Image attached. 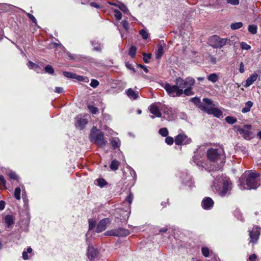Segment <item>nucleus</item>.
<instances>
[{
    "mask_svg": "<svg viewBox=\"0 0 261 261\" xmlns=\"http://www.w3.org/2000/svg\"><path fill=\"white\" fill-rule=\"evenodd\" d=\"M207 160L212 164L206 170L208 171L220 169L225 162V154L224 148L219 146L218 148H211L206 151Z\"/></svg>",
    "mask_w": 261,
    "mask_h": 261,
    "instance_id": "f257e3e1",
    "label": "nucleus"
},
{
    "mask_svg": "<svg viewBox=\"0 0 261 261\" xmlns=\"http://www.w3.org/2000/svg\"><path fill=\"white\" fill-rule=\"evenodd\" d=\"M231 183L226 176H216L213 181L212 189L215 193L221 196H225L231 189Z\"/></svg>",
    "mask_w": 261,
    "mask_h": 261,
    "instance_id": "f03ea898",
    "label": "nucleus"
},
{
    "mask_svg": "<svg viewBox=\"0 0 261 261\" xmlns=\"http://www.w3.org/2000/svg\"><path fill=\"white\" fill-rule=\"evenodd\" d=\"M259 174L256 172H250L246 177L244 175L239 179V186L241 190L256 189L259 185L257 178Z\"/></svg>",
    "mask_w": 261,
    "mask_h": 261,
    "instance_id": "7ed1b4c3",
    "label": "nucleus"
},
{
    "mask_svg": "<svg viewBox=\"0 0 261 261\" xmlns=\"http://www.w3.org/2000/svg\"><path fill=\"white\" fill-rule=\"evenodd\" d=\"M103 135V133L101 130L97 129L96 127H93L90 135L91 140L99 147H104L107 141L104 139Z\"/></svg>",
    "mask_w": 261,
    "mask_h": 261,
    "instance_id": "20e7f679",
    "label": "nucleus"
},
{
    "mask_svg": "<svg viewBox=\"0 0 261 261\" xmlns=\"http://www.w3.org/2000/svg\"><path fill=\"white\" fill-rule=\"evenodd\" d=\"M210 45L214 48H221L225 45L230 46L231 41L228 38H221L218 36L214 35L210 40Z\"/></svg>",
    "mask_w": 261,
    "mask_h": 261,
    "instance_id": "39448f33",
    "label": "nucleus"
},
{
    "mask_svg": "<svg viewBox=\"0 0 261 261\" xmlns=\"http://www.w3.org/2000/svg\"><path fill=\"white\" fill-rule=\"evenodd\" d=\"M164 88L170 96L179 97L182 95V89H180L176 84L172 85L169 83H166Z\"/></svg>",
    "mask_w": 261,
    "mask_h": 261,
    "instance_id": "423d86ee",
    "label": "nucleus"
},
{
    "mask_svg": "<svg viewBox=\"0 0 261 261\" xmlns=\"http://www.w3.org/2000/svg\"><path fill=\"white\" fill-rule=\"evenodd\" d=\"M195 82V80L192 77L190 76L187 77L184 80L180 77H178L176 78L175 80L176 84L182 89L192 87Z\"/></svg>",
    "mask_w": 261,
    "mask_h": 261,
    "instance_id": "0eeeda50",
    "label": "nucleus"
},
{
    "mask_svg": "<svg viewBox=\"0 0 261 261\" xmlns=\"http://www.w3.org/2000/svg\"><path fill=\"white\" fill-rule=\"evenodd\" d=\"M205 153V147L204 146L199 147L196 151L194 152V155L193 157V161L198 166H203L202 162V158L204 156Z\"/></svg>",
    "mask_w": 261,
    "mask_h": 261,
    "instance_id": "6e6552de",
    "label": "nucleus"
},
{
    "mask_svg": "<svg viewBox=\"0 0 261 261\" xmlns=\"http://www.w3.org/2000/svg\"><path fill=\"white\" fill-rule=\"evenodd\" d=\"M160 109L163 113V117L165 119L168 121H171L174 120L176 118L177 112L175 109L169 108L165 105L160 107Z\"/></svg>",
    "mask_w": 261,
    "mask_h": 261,
    "instance_id": "1a4fd4ad",
    "label": "nucleus"
},
{
    "mask_svg": "<svg viewBox=\"0 0 261 261\" xmlns=\"http://www.w3.org/2000/svg\"><path fill=\"white\" fill-rule=\"evenodd\" d=\"M200 109L208 114L213 115L219 118L222 116V112L217 108L212 106H206L205 105H201Z\"/></svg>",
    "mask_w": 261,
    "mask_h": 261,
    "instance_id": "9d476101",
    "label": "nucleus"
},
{
    "mask_svg": "<svg viewBox=\"0 0 261 261\" xmlns=\"http://www.w3.org/2000/svg\"><path fill=\"white\" fill-rule=\"evenodd\" d=\"M129 234V230L123 228L112 229L105 232V234L107 236L122 237H126Z\"/></svg>",
    "mask_w": 261,
    "mask_h": 261,
    "instance_id": "9b49d317",
    "label": "nucleus"
},
{
    "mask_svg": "<svg viewBox=\"0 0 261 261\" xmlns=\"http://www.w3.org/2000/svg\"><path fill=\"white\" fill-rule=\"evenodd\" d=\"M261 228L258 226H254L252 228L248 230L250 237V242L256 243L260 235Z\"/></svg>",
    "mask_w": 261,
    "mask_h": 261,
    "instance_id": "f8f14e48",
    "label": "nucleus"
},
{
    "mask_svg": "<svg viewBox=\"0 0 261 261\" xmlns=\"http://www.w3.org/2000/svg\"><path fill=\"white\" fill-rule=\"evenodd\" d=\"M251 125H245L243 128L237 127V130L240 134L245 139L250 140L252 138V133L250 130L251 129Z\"/></svg>",
    "mask_w": 261,
    "mask_h": 261,
    "instance_id": "ddd939ff",
    "label": "nucleus"
},
{
    "mask_svg": "<svg viewBox=\"0 0 261 261\" xmlns=\"http://www.w3.org/2000/svg\"><path fill=\"white\" fill-rule=\"evenodd\" d=\"M192 140L184 133L179 134L175 138V143L176 145H187L191 143Z\"/></svg>",
    "mask_w": 261,
    "mask_h": 261,
    "instance_id": "4468645a",
    "label": "nucleus"
},
{
    "mask_svg": "<svg viewBox=\"0 0 261 261\" xmlns=\"http://www.w3.org/2000/svg\"><path fill=\"white\" fill-rule=\"evenodd\" d=\"M180 177L183 186H187L190 188L194 186V182L192 180V178L187 173H181Z\"/></svg>",
    "mask_w": 261,
    "mask_h": 261,
    "instance_id": "2eb2a0df",
    "label": "nucleus"
},
{
    "mask_svg": "<svg viewBox=\"0 0 261 261\" xmlns=\"http://www.w3.org/2000/svg\"><path fill=\"white\" fill-rule=\"evenodd\" d=\"M87 256L90 261H94L99 259V253L93 246H89L87 249Z\"/></svg>",
    "mask_w": 261,
    "mask_h": 261,
    "instance_id": "dca6fc26",
    "label": "nucleus"
},
{
    "mask_svg": "<svg viewBox=\"0 0 261 261\" xmlns=\"http://www.w3.org/2000/svg\"><path fill=\"white\" fill-rule=\"evenodd\" d=\"M110 223V220L109 218L101 220L97 224L96 231L97 232H100L104 231L107 228V225Z\"/></svg>",
    "mask_w": 261,
    "mask_h": 261,
    "instance_id": "f3484780",
    "label": "nucleus"
},
{
    "mask_svg": "<svg viewBox=\"0 0 261 261\" xmlns=\"http://www.w3.org/2000/svg\"><path fill=\"white\" fill-rule=\"evenodd\" d=\"M150 112L154 115V116H150V118L153 119L155 117H161L162 113L160 111V108L157 106L156 103H153L151 105L149 108Z\"/></svg>",
    "mask_w": 261,
    "mask_h": 261,
    "instance_id": "a211bd4d",
    "label": "nucleus"
},
{
    "mask_svg": "<svg viewBox=\"0 0 261 261\" xmlns=\"http://www.w3.org/2000/svg\"><path fill=\"white\" fill-rule=\"evenodd\" d=\"M76 127L80 129H83L88 123L87 119L85 116L79 115L76 117Z\"/></svg>",
    "mask_w": 261,
    "mask_h": 261,
    "instance_id": "6ab92c4d",
    "label": "nucleus"
},
{
    "mask_svg": "<svg viewBox=\"0 0 261 261\" xmlns=\"http://www.w3.org/2000/svg\"><path fill=\"white\" fill-rule=\"evenodd\" d=\"M214 201L210 197H205L202 201L201 205L204 210H210L214 205Z\"/></svg>",
    "mask_w": 261,
    "mask_h": 261,
    "instance_id": "aec40b11",
    "label": "nucleus"
},
{
    "mask_svg": "<svg viewBox=\"0 0 261 261\" xmlns=\"http://www.w3.org/2000/svg\"><path fill=\"white\" fill-rule=\"evenodd\" d=\"M4 220L6 226L8 228L11 227L15 222V218L11 215H7L5 216Z\"/></svg>",
    "mask_w": 261,
    "mask_h": 261,
    "instance_id": "412c9836",
    "label": "nucleus"
},
{
    "mask_svg": "<svg viewBox=\"0 0 261 261\" xmlns=\"http://www.w3.org/2000/svg\"><path fill=\"white\" fill-rule=\"evenodd\" d=\"M258 77V74L254 73L252 74L246 80L245 87H249L255 81H256Z\"/></svg>",
    "mask_w": 261,
    "mask_h": 261,
    "instance_id": "4be33fe9",
    "label": "nucleus"
},
{
    "mask_svg": "<svg viewBox=\"0 0 261 261\" xmlns=\"http://www.w3.org/2000/svg\"><path fill=\"white\" fill-rule=\"evenodd\" d=\"M127 96L131 99L135 100L139 97V93L134 91L132 88L128 89L126 91Z\"/></svg>",
    "mask_w": 261,
    "mask_h": 261,
    "instance_id": "5701e85b",
    "label": "nucleus"
},
{
    "mask_svg": "<svg viewBox=\"0 0 261 261\" xmlns=\"http://www.w3.org/2000/svg\"><path fill=\"white\" fill-rule=\"evenodd\" d=\"M164 43H160L158 45V48L155 51V57L158 59H160L164 54Z\"/></svg>",
    "mask_w": 261,
    "mask_h": 261,
    "instance_id": "b1692460",
    "label": "nucleus"
},
{
    "mask_svg": "<svg viewBox=\"0 0 261 261\" xmlns=\"http://www.w3.org/2000/svg\"><path fill=\"white\" fill-rule=\"evenodd\" d=\"M110 142L113 149L118 148L120 146V141L117 137L111 138Z\"/></svg>",
    "mask_w": 261,
    "mask_h": 261,
    "instance_id": "393cba45",
    "label": "nucleus"
},
{
    "mask_svg": "<svg viewBox=\"0 0 261 261\" xmlns=\"http://www.w3.org/2000/svg\"><path fill=\"white\" fill-rule=\"evenodd\" d=\"M252 106L253 102L251 101H248L245 103V107L242 109L241 112L243 113H246L249 112Z\"/></svg>",
    "mask_w": 261,
    "mask_h": 261,
    "instance_id": "a878e982",
    "label": "nucleus"
},
{
    "mask_svg": "<svg viewBox=\"0 0 261 261\" xmlns=\"http://www.w3.org/2000/svg\"><path fill=\"white\" fill-rule=\"evenodd\" d=\"M207 80L214 83H216L219 79L217 74L215 73H211L207 75Z\"/></svg>",
    "mask_w": 261,
    "mask_h": 261,
    "instance_id": "bb28decb",
    "label": "nucleus"
},
{
    "mask_svg": "<svg viewBox=\"0 0 261 261\" xmlns=\"http://www.w3.org/2000/svg\"><path fill=\"white\" fill-rule=\"evenodd\" d=\"M91 45L93 47V49L95 51H100L101 50V47L100 44L98 41L96 40H93L91 41Z\"/></svg>",
    "mask_w": 261,
    "mask_h": 261,
    "instance_id": "cd10ccee",
    "label": "nucleus"
},
{
    "mask_svg": "<svg viewBox=\"0 0 261 261\" xmlns=\"http://www.w3.org/2000/svg\"><path fill=\"white\" fill-rule=\"evenodd\" d=\"M7 175L11 178V179H14V180H18L19 179V177L18 176V175L16 174V173L12 171V170H9L7 172Z\"/></svg>",
    "mask_w": 261,
    "mask_h": 261,
    "instance_id": "c85d7f7f",
    "label": "nucleus"
},
{
    "mask_svg": "<svg viewBox=\"0 0 261 261\" xmlns=\"http://www.w3.org/2000/svg\"><path fill=\"white\" fill-rule=\"evenodd\" d=\"M117 7L119 8L125 14L130 15L129 11L127 8L126 6L123 3L119 4V6H117Z\"/></svg>",
    "mask_w": 261,
    "mask_h": 261,
    "instance_id": "c756f323",
    "label": "nucleus"
},
{
    "mask_svg": "<svg viewBox=\"0 0 261 261\" xmlns=\"http://www.w3.org/2000/svg\"><path fill=\"white\" fill-rule=\"evenodd\" d=\"M119 165V162L116 160H114L111 162L110 168L112 170L115 171L118 169Z\"/></svg>",
    "mask_w": 261,
    "mask_h": 261,
    "instance_id": "7c9ffc66",
    "label": "nucleus"
},
{
    "mask_svg": "<svg viewBox=\"0 0 261 261\" xmlns=\"http://www.w3.org/2000/svg\"><path fill=\"white\" fill-rule=\"evenodd\" d=\"M243 26V23L241 22H238L232 23L230 25V28L232 30H236L240 29Z\"/></svg>",
    "mask_w": 261,
    "mask_h": 261,
    "instance_id": "2f4dec72",
    "label": "nucleus"
},
{
    "mask_svg": "<svg viewBox=\"0 0 261 261\" xmlns=\"http://www.w3.org/2000/svg\"><path fill=\"white\" fill-rule=\"evenodd\" d=\"M201 252L204 257H208L210 256L211 251L208 248L206 247H203L201 248Z\"/></svg>",
    "mask_w": 261,
    "mask_h": 261,
    "instance_id": "473e14b6",
    "label": "nucleus"
},
{
    "mask_svg": "<svg viewBox=\"0 0 261 261\" xmlns=\"http://www.w3.org/2000/svg\"><path fill=\"white\" fill-rule=\"evenodd\" d=\"M96 184L101 188L108 184V182L103 178H98L96 180Z\"/></svg>",
    "mask_w": 261,
    "mask_h": 261,
    "instance_id": "72a5a7b5",
    "label": "nucleus"
},
{
    "mask_svg": "<svg viewBox=\"0 0 261 261\" xmlns=\"http://www.w3.org/2000/svg\"><path fill=\"white\" fill-rule=\"evenodd\" d=\"M257 27L256 25H249L248 30L252 34H255L257 33Z\"/></svg>",
    "mask_w": 261,
    "mask_h": 261,
    "instance_id": "f704fd0d",
    "label": "nucleus"
},
{
    "mask_svg": "<svg viewBox=\"0 0 261 261\" xmlns=\"http://www.w3.org/2000/svg\"><path fill=\"white\" fill-rule=\"evenodd\" d=\"M185 94L187 96H190L194 94L192 91V87L187 88L185 90L182 89V94Z\"/></svg>",
    "mask_w": 261,
    "mask_h": 261,
    "instance_id": "c9c22d12",
    "label": "nucleus"
},
{
    "mask_svg": "<svg viewBox=\"0 0 261 261\" xmlns=\"http://www.w3.org/2000/svg\"><path fill=\"white\" fill-rule=\"evenodd\" d=\"M225 119L226 122L230 124H233L237 121V119L232 116H227Z\"/></svg>",
    "mask_w": 261,
    "mask_h": 261,
    "instance_id": "e433bc0d",
    "label": "nucleus"
},
{
    "mask_svg": "<svg viewBox=\"0 0 261 261\" xmlns=\"http://www.w3.org/2000/svg\"><path fill=\"white\" fill-rule=\"evenodd\" d=\"M74 79L77 80L79 81H82L85 83H88L89 82V79L86 76L77 75L75 74V77Z\"/></svg>",
    "mask_w": 261,
    "mask_h": 261,
    "instance_id": "4c0bfd02",
    "label": "nucleus"
},
{
    "mask_svg": "<svg viewBox=\"0 0 261 261\" xmlns=\"http://www.w3.org/2000/svg\"><path fill=\"white\" fill-rule=\"evenodd\" d=\"M159 133L163 137H167L168 130L167 128L164 127L159 129Z\"/></svg>",
    "mask_w": 261,
    "mask_h": 261,
    "instance_id": "58836bf2",
    "label": "nucleus"
},
{
    "mask_svg": "<svg viewBox=\"0 0 261 261\" xmlns=\"http://www.w3.org/2000/svg\"><path fill=\"white\" fill-rule=\"evenodd\" d=\"M20 193H21V190H20V188L17 187L15 189L14 197L17 200H20Z\"/></svg>",
    "mask_w": 261,
    "mask_h": 261,
    "instance_id": "ea45409f",
    "label": "nucleus"
},
{
    "mask_svg": "<svg viewBox=\"0 0 261 261\" xmlns=\"http://www.w3.org/2000/svg\"><path fill=\"white\" fill-rule=\"evenodd\" d=\"M139 34L141 35L143 39H147L148 37V33L146 30H141L139 31Z\"/></svg>",
    "mask_w": 261,
    "mask_h": 261,
    "instance_id": "a19ab883",
    "label": "nucleus"
},
{
    "mask_svg": "<svg viewBox=\"0 0 261 261\" xmlns=\"http://www.w3.org/2000/svg\"><path fill=\"white\" fill-rule=\"evenodd\" d=\"M63 75L69 79H74L75 77V74L71 72H67V71H64L63 72Z\"/></svg>",
    "mask_w": 261,
    "mask_h": 261,
    "instance_id": "79ce46f5",
    "label": "nucleus"
},
{
    "mask_svg": "<svg viewBox=\"0 0 261 261\" xmlns=\"http://www.w3.org/2000/svg\"><path fill=\"white\" fill-rule=\"evenodd\" d=\"M114 15H115L116 19L117 20H121L122 18V16L121 13L119 10H118L117 9H114Z\"/></svg>",
    "mask_w": 261,
    "mask_h": 261,
    "instance_id": "37998d69",
    "label": "nucleus"
},
{
    "mask_svg": "<svg viewBox=\"0 0 261 261\" xmlns=\"http://www.w3.org/2000/svg\"><path fill=\"white\" fill-rule=\"evenodd\" d=\"M44 69L46 73H48L50 74H53L54 73V69L53 68V67L50 65H47L46 66H45Z\"/></svg>",
    "mask_w": 261,
    "mask_h": 261,
    "instance_id": "c03bdc74",
    "label": "nucleus"
},
{
    "mask_svg": "<svg viewBox=\"0 0 261 261\" xmlns=\"http://www.w3.org/2000/svg\"><path fill=\"white\" fill-rule=\"evenodd\" d=\"M136 50L137 49L136 47L134 46H131L129 49V55L132 58H134L135 57L136 53Z\"/></svg>",
    "mask_w": 261,
    "mask_h": 261,
    "instance_id": "a18cd8bd",
    "label": "nucleus"
},
{
    "mask_svg": "<svg viewBox=\"0 0 261 261\" xmlns=\"http://www.w3.org/2000/svg\"><path fill=\"white\" fill-rule=\"evenodd\" d=\"M28 66L30 69H34L35 70H36L38 68H39V66L37 64L31 61H29L28 62Z\"/></svg>",
    "mask_w": 261,
    "mask_h": 261,
    "instance_id": "49530a36",
    "label": "nucleus"
},
{
    "mask_svg": "<svg viewBox=\"0 0 261 261\" xmlns=\"http://www.w3.org/2000/svg\"><path fill=\"white\" fill-rule=\"evenodd\" d=\"M151 55L150 54H143V61L145 63H148L149 62L148 60L151 59Z\"/></svg>",
    "mask_w": 261,
    "mask_h": 261,
    "instance_id": "de8ad7c7",
    "label": "nucleus"
},
{
    "mask_svg": "<svg viewBox=\"0 0 261 261\" xmlns=\"http://www.w3.org/2000/svg\"><path fill=\"white\" fill-rule=\"evenodd\" d=\"M133 194L132 192H129V195L126 197L125 200L128 203L129 205H130L133 200Z\"/></svg>",
    "mask_w": 261,
    "mask_h": 261,
    "instance_id": "09e8293b",
    "label": "nucleus"
},
{
    "mask_svg": "<svg viewBox=\"0 0 261 261\" xmlns=\"http://www.w3.org/2000/svg\"><path fill=\"white\" fill-rule=\"evenodd\" d=\"M88 108L90 112L93 114H96L98 111V109L93 106H88Z\"/></svg>",
    "mask_w": 261,
    "mask_h": 261,
    "instance_id": "8fccbe9b",
    "label": "nucleus"
},
{
    "mask_svg": "<svg viewBox=\"0 0 261 261\" xmlns=\"http://www.w3.org/2000/svg\"><path fill=\"white\" fill-rule=\"evenodd\" d=\"M241 47L243 49L249 50L250 49L251 46L247 44L246 42H242L241 43Z\"/></svg>",
    "mask_w": 261,
    "mask_h": 261,
    "instance_id": "3c124183",
    "label": "nucleus"
},
{
    "mask_svg": "<svg viewBox=\"0 0 261 261\" xmlns=\"http://www.w3.org/2000/svg\"><path fill=\"white\" fill-rule=\"evenodd\" d=\"M24 12L26 13L27 16L32 21V22L37 25V20L35 17L30 13H26L25 12Z\"/></svg>",
    "mask_w": 261,
    "mask_h": 261,
    "instance_id": "603ef678",
    "label": "nucleus"
},
{
    "mask_svg": "<svg viewBox=\"0 0 261 261\" xmlns=\"http://www.w3.org/2000/svg\"><path fill=\"white\" fill-rule=\"evenodd\" d=\"M99 82L95 79H93L91 80L90 86L93 88H96L99 85Z\"/></svg>",
    "mask_w": 261,
    "mask_h": 261,
    "instance_id": "864d4df0",
    "label": "nucleus"
},
{
    "mask_svg": "<svg viewBox=\"0 0 261 261\" xmlns=\"http://www.w3.org/2000/svg\"><path fill=\"white\" fill-rule=\"evenodd\" d=\"M165 142L168 144V145H172L173 142H174V140H173V138L171 137H167L165 139Z\"/></svg>",
    "mask_w": 261,
    "mask_h": 261,
    "instance_id": "5fc2aeb1",
    "label": "nucleus"
},
{
    "mask_svg": "<svg viewBox=\"0 0 261 261\" xmlns=\"http://www.w3.org/2000/svg\"><path fill=\"white\" fill-rule=\"evenodd\" d=\"M228 4L231 5L236 6L239 4V0H226Z\"/></svg>",
    "mask_w": 261,
    "mask_h": 261,
    "instance_id": "6e6d98bb",
    "label": "nucleus"
},
{
    "mask_svg": "<svg viewBox=\"0 0 261 261\" xmlns=\"http://www.w3.org/2000/svg\"><path fill=\"white\" fill-rule=\"evenodd\" d=\"M203 101L205 102V103L208 105V106H212L213 105V101L209 98H204L203 99Z\"/></svg>",
    "mask_w": 261,
    "mask_h": 261,
    "instance_id": "4d7b16f0",
    "label": "nucleus"
},
{
    "mask_svg": "<svg viewBox=\"0 0 261 261\" xmlns=\"http://www.w3.org/2000/svg\"><path fill=\"white\" fill-rule=\"evenodd\" d=\"M122 25H123V28H124V29L126 31H127L129 29L128 21L126 20H124L122 21Z\"/></svg>",
    "mask_w": 261,
    "mask_h": 261,
    "instance_id": "13d9d810",
    "label": "nucleus"
},
{
    "mask_svg": "<svg viewBox=\"0 0 261 261\" xmlns=\"http://www.w3.org/2000/svg\"><path fill=\"white\" fill-rule=\"evenodd\" d=\"M0 182L4 186H6V181L3 175H0Z\"/></svg>",
    "mask_w": 261,
    "mask_h": 261,
    "instance_id": "bf43d9fd",
    "label": "nucleus"
},
{
    "mask_svg": "<svg viewBox=\"0 0 261 261\" xmlns=\"http://www.w3.org/2000/svg\"><path fill=\"white\" fill-rule=\"evenodd\" d=\"M210 61L213 64H216L217 63V59L213 56H210L209 57Z\"/></svg>",
    "mask_w": 261,
    "mask_h": 261,
    "instance_id": "052dcab7",
    "label": "nucleus"
},
{
    "mask_svg": "<svg viewBox=\"0 0 261 261\" xmlns=\"http://www.w3.org/2000/svg\"><path fill=\"white\" fill-rule=\"evenodd\" d=\"M130 174L132 177H133V178L134 179V180H135L136 179V177H137V174H136L135 170L132 169L130 170Z\"/></svg>",
    "mask_w": 261,
    "mask_h": 261,
    "instance_id": "680f3d73",
    "label": "nucleus"
},
{
    "mask_svg": "<svg viewBox=\"0 0 261 261\" xmlns=\"http://www.w3.org/2000/svg\"><path fill=\"white\" fill-rule=\"evenodd\" d=\"M55 91L56 92V93H63V91H64V90L62 88V87H56L55 88Z\"/></svg>",
    "mask_w": 261,
    "mask_h": 261,
    "instance_id": "e2e57ef3",
    "label": "nucleus"
},
{
    "mask_svg": "<svg viewBox=\"0 0 261 261\" xmlns=\"http://www.w3.org/2000/svg\"><path fill=\"white\" fill-rule=\"evenodd\" d=\"M256 256L254 254L251 255L249 257V259L250 261H256Z\"/></svg>",
    "mask_w": 261,
    "mask_h": 261,
    "instance_id": "0e129e2a",
    "label": "nucleus"
},
{
    "mask_svg": "<svg viewBox=\"0 0 261 261\" xmlns=\"http://www.w3.org/2000/svg\"><path fill=\"white\" fill-rule=\"evenodd\" d=\"M28 252L23 251L22 253V258L24 260L29 259V256L28 255Z\"/></svg>",
    "mask_w": 261,
    "mask_h": 261,
    "instance_id": "69168bd1",
    "label": "nucleus"
},
{
    "mask_svg": "<svg viewBox=\"0 0 261 261\" xmlns=\"http://www.w3.org/2000/svg\"><path fill=\"white\" fill-rule=\"evenodd\" d=\"M5 202L3 200L0 201V210L1 211L3 210L5 208Z\"/></svg>",
    "mask_w": 261,
    "mask_h": 261,
    "instance_id": "338daca9",
    "label": "nucleus"
},
{
    "mask_svg": "<svg viewBox=\"0 0 261 261\" xmlns=\"http://www.w3.org/2000/svg\"><path fill=\"white\" fill-rule=\"evenodd\" d=\"M137 66L138 67H140V68H142L146 73L148 72V70L145 66H144V65H142L141 64H138Z\"/></svg>",
    "mask_w": 261,
    "mask_h": 261,
    "instance_id": "774afa93",
    "label": "nucleus"
}]
</instances>
